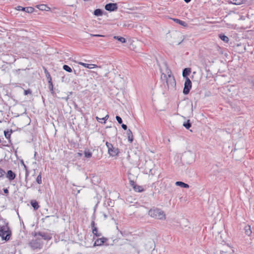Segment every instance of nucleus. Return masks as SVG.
Listing matches in <instances>:
<instances>
[{
	"instance_id": "obj_48",
	"label": "nucleus",
	"mask_w": 254,
	"mask_h": 254,
	"mask_svg": "<svg viewBox=\"0 0 254 254\" xmlns=\"http://www.w3.org/2000/svg\"><path fill=\"white\" fill-rule=\"evenodd\" d=\"M50 217V216H47L46 217V218H49V217Z\"/></svg>"
},
{
	"instance_id": "obj_6",
	"label": "nucleus",
	"mask_w": 254,
	"mask_h": 254,
	"mask_svg": "<svg viewBox=\"0 0 254 254\" xmlns=\"http://www.w3.org/2000/svg\"><path fill=\"white\" fill-rule=\"evenodd\" d=\"M168 75V78L166 79V83L168 87L170 86L174 87L176 85V81L174 76L171 75V71L170 69H167L166 70Z\"/></svg>"
},
{
	"instance_id": "obj_32",
	"label": "nucleus",
	"mask_w": 254,
	"mask_h": 254,
	"mask_svg": "<svg viewBox=\"0 0 254 254\" xmlns=\"http://www.w3.org/2000/svg\"><path fill=\"white\" fill-rule=\"evenodd\" d=\"M4 135L6 138L8 139L10 137V133H9L8 131H5L4 132Z\"/></svg>"
},
{
	"instance_id": "obj_47",
	"label": "nucleus",
	"mask_w": 254,
	"mask_h": 254,
	"mask_svg": "<svg viewBox=\"0 0 254 254\" xmlns=\"http://www.w3.org/2000/svg\"><path fill=\"white\" fill-rule=\"evenodd\" d=\"M191 110L192 111V103L191 104Z\"/></svg>"
},
{
	"instance_id": "obj_20",
	"label": "nucleus",
	"mask_w": 254,
	"mask_h": 254,
	"mask_svg": "<svg viewBox=\"0 0 254 254\" xmlns=\"http://www.w3.org/2000/svg\"><path fill=\"white\" fill-rule=\"evenodd\" d=\"M219 37L220 39L226 43H228L229 41V38L224 34H221L219 35Z\"/></svg>"
},
{
	"instance_id": "obj_42",
	"label": "nucleus",
	"mask_w": 254,
	"mask_h": 254,
	"mask_svg": "<svg viewBox=\"0 0 254 254\" xmlns=\"http://www.w3.org/2000/svg\"><path fill=\"white\" fill-rule=\"evenodd\" d=\"M95 222H94V221H92L91 222V226H92V227L93 228H94V227H95Z\"/></svg>"
},
{
	"instance_id": "obj_28",
	"label": "nucleus",
	"mask_w": 254,
	"mask_h": 254,
	"mask_svg": "<svg viewBox=\"0 0 254 254\" xmlns=\"http://www.w3.org/2000/svg\"><path fill=\"white\" fill-rule=\"evenodd\" d=\"M92 233L94 235H95L97 237H99L101 235V234L98 233V230L96 227H94V228L92 229Z\"/></svg>"
},
{
	"instance_id": "obj_14",
	"label": "nucleus",
	"mask_w": 254,
	"mask_h": 254,
	"mask_svg": "<svg viewBox=\"0 0 254 254\" xmlns=\"http://www.w3.org/2000/svg\"><path fill=\"white\" fill-rule=\"evenodd\" d=\"M244 230H245V233L246 235H247L248 236L251 235V234H252V230H251V227L250 225L246 226L245 227Z\"/></svg>"
},
{
	"instance_id": "obj_44",
	"label": "nucleus",
	"mask_w": 254,
	"mask_h": 254,
	"mask_svg": "<svg viewBox=\"0 0 254 254\" xmlns=\"http://www.w3.org/2000/svg\"><path fill=\"white\" fill-rule=\"evenodd\" d=\"M28 175H29V173H28V172L26 170V174H25V180H26V179H27V177L28 176Z\"/></svg>"
},
{
	"instance_id": "obj_17",
	"label": "nucleus",
	"mask_w": 254,
	"mask_h": 254,
	"mask_svg": "<svg viewBox=\"0 0 254 254\" xmlns=\"http://www.w3.org/2000/svg\"><path fill=\"white\" fill-rule=\"evenodd\" d=\"M173 19L177 23H178V24H180L181 25H182L184 27H186L187 25V24L185 21L181 20L179 19L174 18Z\"/></svg>"
},
{
	"instance_id": "obj_35",
	"label": "nucleus",
	"mask_w": 254,
	"mask_h": 254,
	"mask_svg": "<svg viewBox=\"0 0 254 254\" xmlns=\"http://www.w3.org/2000/svg\"><path fill=\"white\" fill-rule=\"evenodd\" d=\"M15 9L18 11H23V7L21 6H17L15 7Z\"/></svg>"
},
{
	"instance_id": "obj_43",
	"label": "nucleus",
	"mask_w": 254,
	"mask_h": 254,
	"mask_svg": "<svg viewBox=\"0 0 254 254\" xmlns=\"http://www.w3.org/2000/svg\"><path fill=\"white\" fill-rule=\"evenodd\" d=\"M3 191L5 193H8V190H7V189H3Z\"/></svg>"
},
{
	"instance_id": "obj_30",
	"label": "nucleus",
	"mask_w": 254,
	"mask_h": 254,
	"mask_svg": "<svg viewBox=\"0 0 254 254\" xmlns=\"http://www.w3.org/2000/svg\"><path fill=\"white\" fill-rule=\"evenodd\" d=\"M37 7L38 8L42 10H46V8L47 7L46 5L44 4L38 5H37Z\"/></svg>"
},
{
	"instance_id": "obj_9",
	"label": "nucleus",
	"mask_w": 254,
	"mask_h": 254,
	"mask_svg": "<svg viewBox=\"0 0 254 254\" xmlns=\"http://www.w3.org/2000/svg\"><path fill=\"white\" fill-rule=\"evenodd\" d=\"M106 240H107V239L105 238L97 239L95 241V242L94 244V246H101L106 241Z\"/></svg>"
},
{
	"instance_id": "obj_26",
	"label": "nucleus",
	"mask_w": 254,
	"mask_h": 254,
	"mask_svg": "<svg viewBox=\"0 0 254 254\" xmlns=\"http://www.w3.org/2000/svg\"><path fill=\"white\" fill-rule=\"evenodd\" d=\"M63 69L65 70V71L68 72H72V69L70 67H69L67 65H64L63 66Z\"/></svg>"
},
{
	"instance_id": "obj_1",
	"label": "nucleus",
	"mask_w": 254,
	"mask_h": 254,
	"mask_svg": "<svg viewBox=\"0 0 254 254\" xmlns=\"http://www.w3.org/2000/svg\"><path fill=\"white\" fill-rule=\"evenodd\" d=\"M148 215L154 218L159 220H165L166 215L164 212L161 209L153 207L150 209L148 211Z\"/></svg>"
},
{
	"instance_id": "obj_39",
	"label": "nucleus",
	"mask_w": 254,
	"mask_h": 254,
	"mask_svg": "<svg viewBox=\"0 0 254 254\" xmlns=\"http://www.w3.org/2000/svg\"><path fill=\"white\" fill-rule=\"evenodd\" d=\"M122 127L124 129V130H127V127L126 125H125V124H122Z\"/></svg>"
},
{
	"instance_id": "obj_49",
	"label": "nucleus",
	"mask_w": 254,
	"mask_h": 254,
	"mask_svg": "<svg viewBox=\"0 0 254 254\" xmlns=\"http://www.w3.org/2000/svg\"><path fill=\"white\" fill-rule=\"evenodd\" d=\"M124 26H127V25L126 24H124Z\"/></svg>"
},
{
	"instance_id": "obj_41",
	"label": "nucleus",
	"mask_w": 254,
	"mask_h": 254,
	"mask_svg": "<svg viewBox=\"0 0 254 254\" xmlns=\"http://www.w3.org/2000/svg\"><path fill=\"white\" fill-rule=\"evenodd\" d=\"M91 36H95V37H102V36H103L101 35H98V34H96V35L91 34Z\"/></svg>"
},
{
	"instance_id": "obj_40",
	"label": "nucleus",
	"mask_w": 254,
	"mask_h": 254,
	"mask_svg": "<svg viewBox=\"0 0 254 254\" xmlns=\"http://www.w3.org/2000/svg\"><path fill=\"white\" fill-rule=\"evenodd\" d=\"M161 78L162 79L164 78V79H166L167 78H168V77H167V75L166 74L162 73L161 75Z\"/></svg>"
},
{
	"instance_id": "obj_2",
	"label": "nucleus",
	"mask_w": 254,
	"mask_h": 254,
	"mask_svg": "<svg viewBox=\"0 0 254 254\" xmlns=\"http://www.w3.org/2000/svg\"><path fill=\"white\" fill-rule=\"evenodd\" d=\"M11 235V231L8 226V224L0 227V237L2 239L7 241L9 240Z\"/></svg>"
},
{
	"instance_id": "obj_38",
	"label": "nucleus",
	"mask_w": 254,
	"mask_h": 254,
	"mask_svg": "<svg viewBox=\"0 0 254 254\" xmlns=\"http://www.w3.org/2000/svg\"><path fill=\"white\" fill-rule=\"evenodd\" d=\"M130 185L133 187L134 186L136 185L134 181L130 180L129 181Z\"/></svg>"
},
{
	"instance_id": "obj_5",
	"label": "nucleus",
	"mask_w": 254,
	"mask_h": 254,
	"mask_svg": "<svg viewBox=\"0 0 254 254\" xmlns=\"http://www.w3.org/2000/svg\"><path fill=\"white\" fill-rule=\"evenodd\" d=\"M106 145L108 148V151L110 156L114 157L119 154V150L118 148L114 147L111 143L108 142H106Z\"/></svg>"
},
{
	"instance_id": "obj_13",
	"label": "nucleus",
	"mask_w": 254,
	"mask_h": 254,
	"mask_svg": "<svg viewBox=\"0 0 254 254\" xmlns=\"http://www.w3.org/2000/svg\"><path fill=\"white\" fill-rule=\"evenodd\" d=\"M245 0H229V2L235 5H240L245 1Z\"/></svg>"
},
{
	"instance_id": "obj_46",
	"label": "nucleus",
	"mask_w": 254,
	"mask_h": 254,
	"mask_svg": "<svg viewBox=\"0 0 254 254\" xmlns=\"http://www.w3.org/2000/svg\"><path fill=\"white\" fill-rule=\"evenodd\" d=\"M191 0H184V1L186 2V3H189V2Z\"/></svg>"
},
{
	"instance_id": "obj_19",
	"label": "nucleus",
	"mask_w": 254,
	"mask_h": 254,
	"mask_svg": "<svg viewBox=\"0 0 254 254\" xmlns=\"http://www.w3.org/2000/svg\"><path fill=\"white\" fill-rule=\"evenodd\" d=\"M30 203L32 207L34 208V210H37L39 208V205L38 203L36 200L31 201Z\"/></svg>"
},
{
	"instance_id": "obj_15",
	"label": "nucleus",
	"mask_w": 254,
	"mask_h": 254,
	"mask_svg": "<svg viewBox=\"0 0 254 254\" xmlns=\"http://www.w3.org/2000/svg\"><path fill=\"white\" fill-rule=\"evenodd\" d=\"M127 135L128 140L130 142H132L133 141V134L130 129H128L127 131Z\"/></svg>"
},
{
	"instance_id": "obj_29",
	"label": "nucleus",
	"mask_w": 254,
	"mask_h": 254,
	"mask_svg": "<svg viewBox=\"0 0 254 254\" xmlns=\"http://www.w3.org/2000/svg\"><path fill=\"white\" fill-rule=\"evenodd\" d=\"M84 155L85 157L90 158L92 156V153L89 151H85Z\"/></svg>"
},
{
	"instance_id": "obj_24",
	"label": "nucleus",
	"mask_w": 254,
	"mask_h": 254,
	"mask_svg": "<svg viewBox=\"0 0 254 254\" xmlns=\"http://www.w3.org/2000/svg\"><path fill=\"white\" fill-rule=\"evenodd\" d=\"M78 64L80 65H81L83 66L84 67H86L87 68H89V69L92 68V67H91V64H85V63H84L82 62H79Z\"/></svg>"
},
{
	"instance_id": "obj_23",
	"label": "nucleus",
	"mask_w": 254,
	"mask_h": 254,
	"mask_svg": "<svg viewBox=\"0 0 254 254\" xmlns=\"http://www.w3.org/2000/svg\"><path fill=\"white\" fill-rule=\"evenodd\" d=\"M183 126L189 129L191 127V124L190 123V121L188 120L186 122H184L183 123Z\"/></svg>"
},
{
	"instance_id": "obj_27",
	"label": "nucleus",
	"mask_w": 254,
	"mask_h": 254,
	"mask_svg": "<svg viewBox=\"0 0 254 254\" xmlns=\"http://www.w3.org/2000/svg\"><path fill=\"white\" fill-rule=\"evenodd\" d=\"M36 182L38 184H41L42 183L41 173H40L37 176L36 178Z\"/></svg>"
},
{
	"instance_id": "obj_8",
	"label": "nucleus",
	"mask_w": 254,
	"mask_h": 254,
	"mask_svg": "<svg viewBox=\"0 0 254 254\" xmlns=\"http://www.w3.org/2000/svg\"><path fill=\"white\" fill-rule=\"evenodd\" d=\"M105 8L110 12L117 10L118 7L117 3H109L105 5Z\"/></svg>"
},
{
	"instance_id": "obj_22",
	"label": "nucleus",
	"mask_w": 254,
	"mask_h": 254,
	"mask_svg": "<svg viewBox=\"0 0 254 254\" xmlns=\"http://www.w3.org/2000/svg\"><path fill=\"white\" fill-rule=\"evenodd\" d=\"M114 38L117 39L119 41L121 42L122 43H125L126 42V39L123 37L114 36Z\"/></svg>"
},
{
	"instance_id": "obj_21",
	"label": "nucleus",
	"mask_w": 254,
	"mask_h": 254,
	"mask_svg": "<svg viewBox=\"0 0 254 254\" xmlns=\"http://www.w3.org/2000/svg\"><path fill=\"white\" fill-rule=\"evenodd\" d=\"M34 8L33 7H23V11H25L27 13H32L34 11Z\"/></svg>"
},
{
	"instance_id": "obj_36",
	"label": "nucleus",
	"mask_w": 254,
	"mask_h": 254,
	"mask_svg": "<svg viewBox=\"0 0 254 254\" xmlns=\"http://www.w3.org/2000/svg\"><path fill=\"white\" fill-rule=\"evenodd\" d=\"M28 94H31V91L30 89H27L24 91L25 95H27Z\"/></svg>"
},
{
	"instance_id": "obj_31",
	"label": "nucleus",
	"mask_w": 254,
	"mask_h": 254,
	"mask_svg": "<svg viewBox=\"0 0 254 254\" xmlns=\"http://www.w3.org/2000/svg\"><path fill=\"white\" fill-rule=\"evenodd\" d=\"M45 72L46 73V75L47 79H48V81H52L51 76L50 73L47 71L46 69H45Z\"/></svg>"
},
{
	"instance_id": "obj_12",
	"label": "nucleus",
	"mask_w": 254,
	"mask_h": 254,
	"mask_svg": "<svg viewBox=\"0 0 254 254\" xmlns=\"http://www.w3.org/2000/svg\"><path fill=\"white\" fill-rule=\"evenodd\" d=\"M175 184L176 186L181 187L182 188H189V185L188 184H186L183 182L178 181V182H176Z\"/></svg>"
},
{
	"instance_id": "obj_16",
	"label": "nucleus",
	"mask_w": 254,
	"mask_h": 254,
	"mask_svg": "<svg viewBox=\"0 0 254 254\" xmlns=\"http://www.w3.org/2000/svg\"><path fill=\"white\" fill-rule=\"evenodd\" d=\"M134 190L138 192H142L144 191V189H143L142 186L135 185L133 186Z\"/></svg>"
},
{
	"instance_id": "obj_25",
	"label": "nucleus",
	"mask_w": 254,
	"mask_h": 254,
	"mask_svg": "<svg viewBox=\"0 0 254 254\" xmlns=\"http://www.w3.org/2000/svg\"><path fill=\"white\" fill-rule=\"evenodd\" d=\"M49 83V89L50 91L51 92L52 94L54 93V90H53V84L52 83V81H48Z\"/></svg>"
},
{
	"instance_id": "obj_3",
	"label": "nucleus",
	"mask_w": 254,
	"mask_h": 254,
	"mask_svg": "<svg viewBox=\"0 0 254 254\" xmlns=\"http://www.w3.org/2000/svg\"><path fill=\"white\" fill-rule=\"evenodd\" d=\"M30 248L34 250L36 249H41L43 246V242L40 238L31 240L28 243Z\"/></svg>"
},
{
	"instance_id": "obj_33",
	"label": "nucleus",
	"mask_w": 254,
	"mask_h": 254,
	"mask_svg": "<svg viewBox=\"0 0 254 254\" xmlns=\"http://www.w3.org/2000/svg\"><path fill=\"white\" fill-rule=\"evenodd\" d=\"M116 119L119 124H121L122 123V122H123L122 119L120 116H117L116 117Z\"/></svg>"
},
{
	"instance_id": "obj_34",
	"label": "nucleus",
	"mask_w": 254,
	"mask_h": 254,
	"mask_svg": "<svg viewBox=\"0 0 254 254\" xmlns=\"http://www.w3.org/2000/svg\"><path fill=\"white\" fill-rule=\"evenodd\" d=\"M108 118H109L108 115H107L105 117L102 118V120H103V121H104V122H103L104 124H105L106 121L108 120Z\"/></svg>"
},
{
	"instance_id": "obj_45",
	"label": "nucleus",
	"mask_w": 254,
	"mask_h": 254,
	"mask_svg": "<svg viewBox=\"0 0 254 254\" xmlns=\"http://www.w3.org/2000/svg\"><path fill=\"white\" fill-rule=\"evenodd\" d=\"M91 67H92V68H94V67H98V66L96 64H91Z\"/></svg>"
},
{
	"instance_id": "obj_11",
	"label": "nucleus",
	"mask_w": 254,
	"mask_h": 254,
	"mask_svg": "<svg viewBox=\"0 0 254 254\" xmlns=\"http://www.w3.org/2000/svg\"><path fill=\"white\" fill-rule=\"evenodd\" d=\"M191 72V69L190 68H185L184 69L183 71V76L186 79L187 77H188V76Z\"/></svg>"
},
{
	"instance_id": "obj_37",
	"label": "nucleus",
	"mask_w": 254,
	"mask_h": 254,
	"mask_svg": "<svg viewBox=\"0 0 254 254\" xmlns=\"http://www.w3.org/2000/svg\"><path fill=\"white\" fill-rule=\"evenodd\" d=\"M96 119L97 120V121L98 122L101 123H103V122H102V121H103V120H102V118H100L98 117H96Z\"/></svg>"
},
{
	"instance_id": "obj_4",
	"label": "nucleus",
	"mask_w": 254,
	"mask_h": 254,
	"mask_svg": "<svg viewBox=\"0 0 254 254\" xmlns=\"http://www.w3.org/2000/svg\"><path fill=\"white\" fill-rule=\"evenodd\" d=\"M32 235L36 237L37 236L41 237L44 240L49 241L52 238V234L48 232L39 231L32 233Z\"/></svg>"
},
{
	"instance_id": "obj_10",
	"label": "nucleus",
	"mask_w": 254,
	"mask_h": 254,
	"mask_svg": "<svg viewBox=\"0 0 254 254\" xmlns=\"http://www.w3.org/2000/svg\"><path fill=\"white\" fill-rule=\"evenodd\" d=\"M16 177L15 174L11 170H8L6 174V177L10 180H13Z\"/></svg>"
},
{
	"instance_id": "obj_7",
	"label": "nucleus",
	"mask_w": 254,
	"mask_h": 254,
	"mask_svg": "<svg viewBox=\"0 0 254 254\" xmlns=\"http://www.w3.org/2000/svg\"><path fill=\"white\" fill-rule=\"evenodd\" d=\"M191 88V82L189 77H187L185 79L184 88L183 89V93L185 95H187Z\"/></svg>"
},
{
	"instance_id": "obj_18",
	"label": "nucleus",
	"mask_w": 254,
	"mask_h": 254,
	"mask_svg": "<svg viewBox=\"0 0 254 254\" xmlns=\"http://www.w3.org/2000/svg\"><path fill=\"white\" fill-rule=\"evenodd\" d=\"M94 14L96 16H100L103 15V10L101 9L98 8L94 10Z\"/></svg>"
}]
</instances>
